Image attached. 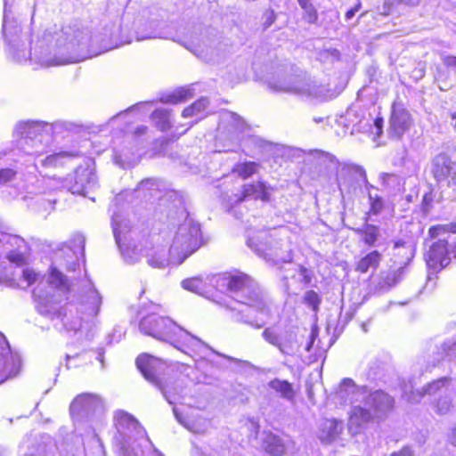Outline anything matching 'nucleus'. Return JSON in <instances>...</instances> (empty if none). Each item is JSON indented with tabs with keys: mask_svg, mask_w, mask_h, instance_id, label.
Segmentation results:
<instances>
[{
	"mask_svg": "<svg viewBox=\"0 0 456 456\" xmlns=\"http://www.w3.org/2000/svg\"><path fill=\"white\" fill-rule=\"evenodd\" d=\"M85 243L83 234H75L68 244L56 252L54 265H52L47 280L40 281L33 290L37 312L52 321L59 330L76 332L82 327L84 319L94 318L100 311L102 297L94 288H90L83 296L79 308L73 305H59L69 285L58 266H65L68 271L76 270L80 256H84Z\"/></svg>",
	"mask_w": 456,
	"mask_h": 456,
	"instance_id": "1",
	"label": "nucleus"
},
{
	"mask_svg": "<svg viewBox=\"0 0 456 456\" xmlns=\"http://www.w3.org/2000/svg\"><path fill=\"white\" fill-rule=\"evenodd\" d=\"M227 288L237 301V306L231 307L232 319L255 329L262 328L265 322H259L255 314L269 317L271 310L267 297L257 282L249 276L240 273L228 278Z\"/></svg>",
	"mask_w": 456,
	"mask_h": 456,
	"instance_id": "2",
	"label": "nucleus"
},
{
	"mask_svg": "<svg viewBox=\"0 0 456 456\" xmlns=\"http://www.w3.org/2000/svg\"><path fill=\"white\" fill-rule=\"evenodd\" d=\"M139 329L145 335L167 342L182 352H185L183 346H206L200 338L178 326L171 319L156 314L143 317L140 322Z\"/></svg>",
	"mask_w": 456,
	"mask_h": 456,
	"instance_id": "3",
	"label": "nucleus"
},
{
	"mask_svg": "<svg viewBox=\"0 0 456 456\" xmlns=\"http://www.w3.org/2000/svg\"><path fill=\"white\" fill-rule=\"evenodd\" d=\"M270 90L325 101L334 96L325 83L308 76L272 78L267 82Z\"/></svg>",
	"mask_w": 456,
	"mask_h": 456,
	"instance_id": "4",
	"label": "nucleus"
},
{
	"mask_svg": "<svg viewBox=\"0 0 456 456\" xmlns=\"http://www.w3.org/2000/svg\"><path fill=\"white\" fill-rule=\"evenodd\" d=\"M247 245L259 256L274 265L292 260L291 250L285 241L276 240L262 227L247 228Z\"/></svg>",
	"mask_w": 456,
	"mask_h": 456,
	"instance_id": "5",
	"label": "nucleus"
},
{
	"mask_svg": "<svg viewBox=\"0 0 456 456\" xmlns=\"http://www.w3.org/2000/svg\"><path fill=\"white\" fill-rule=\"evenodd\" d=\"M202 244L200 224L191 218H186L175 234L170 252L173 263L181 265L189 256L194 253Z\"/></svg>",
	"mask_w": 456,
	"mask_h": 456,
	"instance_id": "6",
	"label": "nucleus"
},
{
	"mask_svg": "<svg viewBox=\"0 0 456 456\" xmlns=\"http://www.w3.org/2000/svg\"><path fill=\"white\" fill-rule=\"evenodd\" d=\"M159 361L149 354H141L136 359V366L143 377L154 384L162 393L165 399L170 403H175L176 396H180L183 393L182 382L166 381L164 384L159 379Z\"/></svg>",
	"mask_w": 456,
	"mask_h": 456,
	"instance_id": "7",
	"label": "nucleus"
},
{
	"mask_svg": "<svg viewBox=\"0 0 456 456\" xmlns=\"http://www.w3.org/2000/svg\"><path fill=\"white\" fill-rule=\"evenodd\" d=\"M61 183V187L71 193L87 196L96 187L97 179L93 168L80 166L75 170L74 175H69Z\"/></svg>",
	"mask_w": 456,
	"mask_h": 456,
	"instance_id": "8",
	"label": "nucleus"
},
{
	"mask_svg": "<svg viewBox=\"0 0 456 456\" xmlns=\"http://www.w3.org/2000/svg\"><path fill=\"white\" fill-rule=\"evenodd\" d=\"M20 369V357L13 353L5 337L0 333V384L15 377Z\"/></svg>",
	"mask_w": 456,
	"mask_h": 456,
	"instance_id": "9",
	"label": "nucleus"
},
{
	"mask_svg": "<svg viewBox=\"0 0 456 456\" xmlns=\"http://www.w3.org/2000/svg\"><path fill=\"white\" fill-rule=\"evenodd\" d=\"M262 336L266 342L277 347L282 354L293 355L299 348L297 335L291 330L278 333L273 328H266Z\"/></svg>",
	"mask_w": 456,
	"mask_h": 456,
	"instance_id": "10",
	"label": "nucleus"
},
{
	"mask_svg": "<svg viewBox=\"0 0 456 456\" xmlns=\"http://www.w3.org/2000/svg\"><path fill=\"white\" fill-rule=\"evenodd\" d=\"M430 172L436 183L456 184V163L444 153L436 155L430 163Z\"/></svg>",
	"mask_w": 456,
	"mask_h": 456,
	"instance_id": "11",
	"label": "nucleus"
},
{
	"mask_svg": "<svg viewBox=\"0 0 456 456\" xmlns=\"http://www.w3.org/2000/svg\"><path fill=\"white\" fill-rule=\"evenodd\" d=\"M25 248L26 243L20 236L0 232V256L4 254L11 262L20 265L25 260L23 255Z\"/></svg>",
	"mask_w": 456,
	"mask_h": 456,
	"instance_id": "12",
	"label": "nucleus"
},
{
	"mask_svg": "<svg viewBox=\"0 0 456 456\" xmlns=\"http://www.w3.org/2000/svg\"><path fill=\"white\" fill-rule=\"evenodd\" d=\"M70 413L80 417H87L103 410L102 398L90 393L78 395L71 403Z\"/></svg>",
	"mask_w": 456,
	"mask_h": 456,
	"instance_id": "13",
	"label": "nucleus"
},
{
	"mask_svg": "<svg viewBox=\"0 0 456 456\" xmlns=\"http://www.w3.org/2000/svg\"><path fill=\"white\" fill-rule=\"evenodd\" d=\"M362 403L370 410L376 419H383L387 413L392 410L394 400L391 396L381 390L372 393L366 391L365 398H362Z\"/></svg>",
	"mask_w": 456,
	"mask_h": 456,
	"instance_id": "14",
	"label": "nucleus"
},
{
	"mask_svg": "<svg viewBox=\"0 0 456 456\" xmlns=\"http://www.w3.org/2000/svg\"><path fill=\"white\" fill-rule=\"evenodd\" d=\"M366 387H357L353 379H344L336 393V400L340 404L356 405V403H362V398H365Z\"/></svg>",
	"mask_w": 456,
	"mask_h": 456,
	"instance_id": "15",
	"label": "nucleus"
},
{
	"mask_svg": "<svg viewBox=\"0 0 456 456\" xmlns=\"http://www.w3.org/2000/svg\"><path fill=\"white\" fill-rule=\"evenodd\" d=\"M449 254L448 238H441L430 247L426 256L427 264L434 269H443L450 264Z\"/></svg>",
	"mask_w": 456,
	"mask_h": 456,
	"instance_id": "16",
	"label": "nucleus"
},
{
	"mask_svg": "<svg viewBox=\"0 0 456 456\" xmlns=\"http://www.w3.org/2000/svg\"><path fill=\"white\" fill-rule=\"evenodd\" d=\"M376 419L370 410L361 404L353 405L349 411L348 430L355 436L361 433L367 425Z\"/></svg>",
	"mask_w": 456,
	"mask_h": 456,
	"instance_id": "17",
	"label": "nucleus"
},
{
	"mask_svg": "<svg viewBox=\"0 0 456 456\" xmlns=\"http://www.w3.org/2000/svg\"><path fill=\"white\" fill-rule=\"evenodd\" d=\"M451 383V379L447 377L440 378L436 380L429 382L427 386L423 387L421 389H416L414 391H411V393L404 394L405 399L411 403H418L421 401V399L426 396H436L437 395L444 387H447Z\"/></svg>",
	"mask_w": 456,
	"mask_h": 456,
	"instance_id": "18",
	"label": "nucleus"
},
{
	"mask_svg": "<svg viewBox=\"0 0 456 456\" xmlns=\"http://www.w3.org/2000/svg\"><path fill=\"white\" fill-rule=\"evenodd\" d=\"M15 132L25 142H28V140L33 141L43 133L49 134L52 132V125L40 121L24 122L17 125Z\"/></svg>",
	"mask_w": 456,
	"mask_h": 456,
	"instance_id": "19",
	"label": "nucleus"
},
{
	"mask_svg": "<svg viewBox=\"0 0 456 456\" xmlns=\"http://www.w3.org/2000/svg\"><path fill=\"white\" fill-rule=\"evenodd\" d=\"M292 444L290 439L284 440L272 432L263 434L262 447L273 456H282Z\"/></svg>",
	"mask_w": 456,
	"mask_h": 456,
	"instance_id": "20",
	"label": "nucleus"
},
{
	"mask_svg": "<svg viewBox=\"0 0 456 456\" xmlns=\"http://www.w3.org/2000/svg\"><path fill=\"white\" fill-rule=\"evenodd\" d=\"M114 421L118 431L123 435L133 431L140 433L142 429L138 420L124 411H118L115 413Z\"/></svg>",
	"mask_w": 456,
	"mask_h": 456,
	"instance_id": "21",
	"label": "nucleus"
},
{
	"mask_svg": "<svg viewBox=\"0 0 456 456\" xmlns=\"http://www.w3.org/2000/svg\"><path fill=\"white\" fill-rule=\"evenodd\" d=\"M411 125L410 113L404 109H394L390 118V127L393 133L400 137Z\"/></svg>",
	"mask_w": 456,
	"mask_h": 456,
	"instance_id": "22",
	"label": "nucleus"
},
{
	"mask_svg": "<svg viewBox=\"0 0 456 456\" xmlns=\"http://www.w3.org/2000/svg\"><path fill=\"white\" fill-rule=\"evenodd\" d=\"M405 275V267H400L395 271L381 273L379 281L376 284L377 290L380 292L388 291L396 286Z\"/></svg>",
	"mask_w": 456,
	"mask_h": 456,
	"instance_id": "23",
	"label": "nucleus"
},
{
	"mask_svg": "<svg viewBox=\"0 0 456 456\" xmlns=\"http://www.w3.org/2000/svg\"><path fill=\"white\" fill-rule=\"evenodd\" d=\"M343 424L336 419H325L321 423L319 438L322 443L333 442L342 432Z\"/></svg>",
	"mask_w": 456,
	"mask_h": 456,
	"instance_id": "24",
	"label": "nucleus"
},
{
	"mask_svg": "<svg viewBox=\"0 0 456 456\" xmlns=\"http://www.w3.org/2000/svg\"><path fill=\"white\" fill-rule=\"evenodd\" d=\"M235 202H240L247 198L260 199L264 201L269 200L266 184L264 182H257L256 183L245 184L243 186L242 194L240 196L235 195Z\"/></svg>",
	"mask_w": 456,
	"mask_h": 456,
	"instance_id": "25",
	"label": "nucleus"
},
{
	"mask_svg": "<svg viewBox=\"0 0 456 456\" xmlns=\"http://www.w3.org/2000/svg\"><path fill=\"white\" fill-rule=\"evenodd\" d=\"M269 388L278 394L282 399L295 403L297 392L288 380L273 379L268 383Z\"/></svg>",
	"mask_w": 456,
	"mask_h": 456,
	"instance_id": "26",
	"label": "nucleus"
},
{
	"mask_svg": "<svg viewBox=\"0 0 456 456\" xmlns=\"http://www.w3.org/2000/svg\"><path fill=\"white\" fill-rule=\"evenodd\" d=\"M356 232L360 234L363 242L370 247L375 246L380 237V228L370 224H364Z\"/></svg>",
	"mask_w": 456,
	"mask_h": 456,
	"instance_id": "27",
	"label": "nucleus"
},
{
	"mask_svg": "<svg viewBox=\"0 0 456 456\" xmlns=\"http://www.w3.org/2000/svg\"><path fill=\"white\" fill-rule=\"evenodd\" d=\"M382 184L387 188L392 193L396 194L404 191V182L395 174L382 173L379 175Z\"/></svg>",
	"mask_w": 456,
	"mask_h": 456,
	"instance_id": "28",
	"label": "nucleus"
},
{
	"mask_svg": "<svg viewBox=\"0 0 456 456\" xmlns=\"http://www.w3.org/2000/svg\"><path fill=\"white\" fill-rule=\"evenodd\" d=\"M380 260L381 254L377 250L371 251L358 262L356 270L362 273H367L370 269L375 270L378 268Z\"/></svg>",
	"mask_w": 456,
	"mask_h": 456,
	"instance_id": "29",
	"label": "nucleus"
},
{
	"mask_svg": "<svg viewBox=\"0 0 456 456\" xmlns=\"http://www.w3.org/2000/svg\"><path fill=\"white\" fill-rule=\"evenodd\" d=\"M75 156H77V154L67 151H61L47 156L46 158L41 160V164L42 166L47 167H56L65 165L69 160H70Z\"/></svg>",
	"mask_w": 456,
	"mask_h": 456,
	"instance_id": "30",
	"label": "nucleus"
},
{
	"mask_svg": "<svg viewBox=\"0 0 456 456\" xmlns=\"http://www.w3.org/2000/svg\"><path fill=\"white\" fill-rule=\"evenodd\" d=\"M209 104V101L206 97H201L191 106L185 108L183 112V118L199 117L198 119H201L204 115L203 112L206 110Z\"/></svg>",
	"mask_w": 456,
	"mask_h": 456,
	"instance_id": "31",
	"label": "nucleus"
},
{
	"mask_svg": "<svg viewBox=\"0 0 456 456\" xmlns=\"http://www.w3.org/2000/svg\"><path fill=\"white\" fill-rule=\"evenodd\" d=\"M193 96V94L191 92V88H185L182 87L177 90H175L171 94L167 95L166 97H163L161 99V102L165 103H173L177 104L180 102H183Z\"/></svg>",
	"mask_w": 456,
	"mask_h": 456,
	"instance_id": "32",
	"label": "nucleus"
},
{
	"mask_svg": "<svg viewBox=\"0 0 456 456\" xmlns=\"http://www.w3.org/2000/svg\"><path fill=\"white\" fill-rule=\"evenodd\" d=\"M147 263L153 268H165L169 265H177L172 261L171 252L169 251V256L167 257L163 250L155 252L154 255L148 257Z\"/></svg>",
	"mask_w": 456,
	"mask_h": 456,
	"instance_id": "33",
	"label": "nucleus"
},
{
	"mask_svg": "<svg viewBox=\"0 0 456 456\" xmlns=\"http://www.w3.org/2000/svg\"><path fill=\"white\" fill-rule=\"evenodd\" d=\"M152 119L161 131H166L171 126V115L166 109L156 110L152 113Z\"/></svg>",
	"mask_w": 456,
	"mask_h": 456,
	"instance_id": "34",
	"label": "nucleus"
},
{
	"mask_svg": "<svg viewBox=\"0 0 456 456\" xmlns=\"http://www.w3.org/2000/svg\"><path fill=\"white\" fill-rule=\"evenodd\" d=\"M434 411L439 415L450 412L452 408V399L450 395H443L432 402Z\"/></svg>",
	"mask_w": 456,
	"mask_h": 456,
	"instance_id": "35",
	"label": "nucleus"
},
{
	"mask_svg": "<svg viewBox=\"0 0 456 456\" xmlns=\"http://www.w3.org/2000/svg\"><path fill=\"white\" fill-rule=\"evenodd\" d=\"M300 7L304 10V20L309 24H315L318 20V13L310 0H297Z\"/></svg>",
	"mask_w": 456,
	"mask_h": 456,
	"instance_id": "36",
	"label": "nucleus"
},
{
	"mask_svg": "<svg viewBox=\"0 0 456 456\" xmlns=\"http://www.w3.org/2000/svg\"><path fill=\"white\" fill-rule=\"evenodd\" d=\"M258 164L256 162H244L236 165L233 167V172L237 173L242 179H247L256 173Z\"/></svg>",
	"mask_w": 456,
	"mask_h": 456,
	"instance_id": "37",
	"label": "nucleus"
},
{
	"mask_svg": "<svg viewBox=\"0 0 456 456\" xmlns=\"http://www.w3.org/2000/svg\"><path fill=\"white\" fill-rule=\"evenodd\" d=\"M428 232L432 238L447 234L449 232L456 233V223H450L432 226L429 228Z\"/></svg>",
	"mask_w": 456,
	"mask_h": 456,
	"instance_id": "38",
	"label": "nucleus"
},
{
	"mask_svg": "<svg viewBox=\"0 0 456 456\" xmlns=\"http://www.w3.org/2000/svg\"><path fill=\"white\" fill-rule=\"evenodd\" d=\"M182 287L189 291L201 294L202 290L204 289V283L202 280L199 278H191L186 279L182 281Z\"/></svg>",
	"mask_w": 456,
	"mask_h": 456,
	"instance_id": "39",
	"label": "nucleus"
},
{
	"mask_svg": "<svg viewBox=\"0 0 456 456\" xmlns=\"http://www.w3.org/2000/svg\"><path fill=\"white\" fill-rule=\"evenodd\" d=\"M321 302V297L314 290H307L304 295V303L315 313L319 311Z\"/></svg>",
	"mask_w": 456,
	"mask_h": 456,
	"instance_id": "40",
	"label": "nucleus"
},
{
	"mask_svg": "<svg viewBox=\"0 0 456 456\" xmlns=\"http://www.w3.org/2000/svg\"><path fill=\"white\" fill-rule=\"evenodd\" d=\"M312 152L316 154L317 158L321 160L322 164L327 165V167H337L338 161L335 156L328 152L320 151L317 150H314Z\"/></svg>",
	"mask_w": 456,
	"mask_h": 456,
	"instance_id": "41",
	"label": "nucleus"
},
{
	"mask_svg": "<svg viewBox=\"0 0 456 456\" xmlns=\"http://www.w3.org/2000/svg\"><path fill=\"white\" fill-rule=\"evenodd\" d=\"M112 229H113V234L115 237V240L118 245H120L121 233L123 232V227L121 225V222L119 221V216L118 215H114L112 216Z\"/></svg>",
	"mask_w": 456,
	"mask_h": 456,
	"instance_id": "42",
	"label": "nucleus"
},
{
	"mask_svg": "<svg viewBox=\"0 0 456 456\" xmlns=\"http://www.w3.org/2000/svg\"><path fill=\"white\" fill-rule=\"evenodd\" d=\"M346 167L349 172H353L355 175H359L362 178V182L365 183V186L367 188H373V186L369 183L366 176V172L362 167L356 165H347Z\"/></svg>",
	"mask_w": 456,
	"mask_h": 456,
	"instance_id": "43",
	"label": "nucleus"
},
{
	"mask_svg": "<svg viewBox=\"0 0 456 456\" xmlns=\"http://www.w3.org/2000/svg\"><path fill=\"white\" fill-rule=\"evenodd\" d=\"M369 200L370 204V211L375 215L379 214L383 208L382 199L379 196L373 197L370 193H369Z\"/></svg>",
	"mask_w": 456,
	"mask_h": 456,
	"instance_id": "44",
	"label": "nucleus"
},
{
	"mask_svg": "<svg viewBox=\"0 0 456 456\" xmlns=\"http://www.w3.org/2000/svg\"><path fill=\"white\" fill-rule=\"evenodd\" d=\"M123 256L127 264L133 265L140 261V255L134 248H126Z\"/></svg>",
	"mask_w": 456,
	"mask_h": 456,
	"instance_id": "45",
	"label": "nucleus"
},
{
	"mask_svg": "<svg viewBox=\"0 0 456 456\" xmlns=\"http://www.w3.org/2000/svg\"><path fill=\"white\" fill-rule=\"evenodd\" d=\"M158 187V183H157V181L155 179H145V180H142L139 185H138V190L139 191H152V190H155L157 189Z\"/></svg>",
	"mask_w": 456,
	"mask_h": 456,
	"instance_id": "46",
	"label": "nucleus"
},
{
	"mask_svg": "<svg viewBox=\"0 0 456 456\" xmlns=\"http://www.w3.org/2000/svg\"><path fill=\"white\" fill-rule=\"evenodd\" d=\"M441 59L444 66L456 73V56L442 54Z\"/></svg>",
	"mask_w": 456,
	"mask_h": 456,
	"instance_id": "47",
	"label": "nucleus"
},
{
	"mask_svg": "<svg viewBox=\"0 0 456 456\" xmlns=\"http://www.w3.org/2000/svg\"><path fill=\"white\" fill-rule=\"evenodd\" d=\"M22 276L28 284H31L36 281L37 274L32 270L25 269L22 271Z\"/></svg>",
	"mask_w": 456,
	"mask_h": 456,
	"instance_id": "48",
	"label": "nucleus"
},
{
	"mask_svg": "<svg viewBox=\"0 0 456 456\" xmlns=\"http://www.w3.org/2000/svg\"><path fill=\"white\" fill-rule=\"evenodd\" d=\"M414 451L410 446L403 447L399 452H394L390 456H414Z\"/></svg>",
	"mask_w": 456,
	"mask_h": 456,
	"instance_id": "49",
	"label": "nucleus"
},
{
	"mask_svg": "<svg viewBox=\"0 0 456 456\" xmlns=\"http://www.w3.org/2000/svg\"><path fill=\"white\" fill-rule=\"evenodd\" d=\"M173 411H174V414L175 416V419L181 423L183 424V426H185L189 430L192 431V432H195V433H200V429H197L195 428L194 427L192 426H190L189 424L183 422V418L181 416V414L178 412L177 409L176 408H174L173 409Z\"/></svg>",
	"mask_w": 456,
	"mask_h": 456,
	"instance_id": "50",
	"label": "nucleus"
},
{
	"mask_svg": "<svg viewBox=\"0 0 456 456\" xmlns=\"http://www.w3.org/2000/svg\"><path fill=\"white\" fill-rule=\"evenodd\" d=\"M220 355L222 357L225 358V359H228L232 362L239 364L240 366L249 367L251 365L250 362H248V361L240 360V359H237V358H234V357H231V356H227V355H224V354H220Z\"/></svg>",
	"mask_w": 456,
	"mask_h": 456,
	"instance_id": "51",
	"label": "nucleus"
},
{
	"mask_svg": "<svg viewBox=\"0 0 456 456\" xmlns=\"http://www.w3.org/2000/svg\"><path fill=\"white\" fill-rule=\"evenodd\" d=\"M299 273L302 276V281L305 283H309L311 281V277L308 273V270L305 267L300 266Z\"/></svg>",
	"mask_w": 456,
	"mask_h": 456,
	"instance_id": "52",
	"label": "nucleus"
},
{
	"mask_svg": "<svg viewBox=\"0 0 456 456\" xmlns=\"http://www.w3.org/2000/svg\"><path fill=\"white\" fill-rule=\"evenodd\" d=\"M448 440L452 445L456 446V425L451 429L450 433L448 434Z\"/></svg>",
	"mask_w": 456,
	"mask_h": 456,
	"instance_id": "53",
	"label": "nucleus"
},
{
	"mask_svg": "<svg viewBox=\"0 0 456 456\" xmlns=\"http://www.w3.org/2000/svg\"><path fill=\"white\" fill-rule=\"evenodd\" d=\"M316 337H317V333L314 330H312V332L310 334V341L307 343V345L305 346V351L310 352Z\"/></svg>",
	"mask_w": 456,
	"mask_h": 456,
	"instance_id": "54",
	"label": "nucleus"
},
{
	"mask_svg": "<svg viewBox=\"0 0 456 456\" xmlns=\"http://www.w3.org/2000/svg\"><path fill=\"white\" fill-rule=\"evenodd\" d=\"M358 9H359V5L356 6L355 8H352V9L348 10L345 15L346 20H351L354 16L355 12L358 11Z\"/></svg>",
	"mask_w": 456,
	"mask_h": 456,
	"instance_id": "55",
	"label": "nucleus"
},
{
	"mask_svg": "<svg viewBox=\"0 0 456 456\" xmlns=\"http://www.w3.org/2000/svg\"><path fill=\"white\" fill-rule=\"evenodd\" d=\"M231 117L232 118L234 122L237 123V126L240 127V129H242V127L244 126V122L240 119V118L238 115H236L235 113H232Z\"/></svg>",
	"mask_w": 456,
	"mask_h": 456,
	"instance_id": "56",
	"label": "nucleus"
},
{
	"mask_svg": "<svg viewBox=\"0 0 456 456\" xmlns=\"http://www.w3.org/2000/svg\"><path fill=\"white\" fill-rule=\"evenodd\" d=\"M250 426L255 429V432H256V435L257 434L258 432V428H259V426L256 422L255 421H250Z\"/></svg>",
	"mask_w": 456,
	"mask_h": 456,
	"instance_id": "57",
	"label": "nucleus"
},
{
	"mask_svg": "<svg viewBox=\"0 0 456 456\" xmlns=\"http://www.w3.org/2000/svg\"><path fill=\"white\" fill-rule=\"evenodd\" d=\"M77 61H79V60L75 59V60H69L64 62H58V64L73 63V62H77Z\"/></svg>",
	"mask_w": 456,
	"mask_h": 456,
	"instance_id": "58",
	"label": "nucleus"
},
{
	"mask_svg": "<svg viewBox=\"0 0 456 456\" xmlns=\"http://www.w3.org/2000/svg\"><path fill=\"white\" fill-rule=\"evenodd\" d=\"M451 118L452 120H454V127L456 129V111L451 114Z\"/></svg>",
	"mask_w": 456,
	"mask_h": 456,
	"instance_id": "59",
	"label": "nucleus"
},
{
	"mask_svg": "<svg viewBox=\"0 0 456 456\" xmlns=\"http://www.w3.org/2000/svg\"><path fill=\"white\" fill-rule=\"evenodd\" d=\"M403 241L402 240H398L395 243V248H399V247H403Z\"/></svg>",
	"mask_w": 456,
	"mask_h": 456,
	"instance_id": "60",
	"label": "nucleus"
},
{
	"mask_svg": "<svg viewBox=\"0 0 456 456\" xmlns=\"http://www.w3.org/2000/svg\"><path fill=\"white\" fill-rule=\"evenodd\" d=\"M426 362V356H422V358H421V359H419V364H422V362Z\"/></svg>",
	"mask_w": 456,
	"mask_h": 456,
	"instance_id": "61",
	"label": "nucleus"
},
{
	"mask_svg": "<svg viewBox=\"0 0 456 456\" xmlns=\"http://www.w3.org/2000/svg\"><path fill=\"white\" fill-rule=\"evenodd\" d=\"M66 358H67V364H66V365H67V368H69H69H70V366L69 365V359H70L71 357H70L69 355H67V356H66Z\"/></svg>",
	"mask_w": 456,
	"mask_h": 456,
	"instance_id": "62",
	"label": "nucleus"
},
{
	"mask_svg": "<svg viewBox=\"0 0 456 456\" xmlns=\"http://www.w3.org/2000/svg\"><path fill=\"white\" fill-rule=\"evenodd\" d=\"M380 123H381V121H379V120H378V119L375 121V124H376V126H377L378 127H379V126H380Z\"/></svg>",
	"mask_w": 456,
	"mask_h": 456,
	"instance_id": "63",
	"label": "nucleus"
},
{
	"mask_svg": "<svg viewBox=\"0 0 456 456\" xmlns=\"http://www.w3.org/2000/svg\"><path fill=\"white\" fill-rule=\"evenodd\" d=\"M362 329L364 331H367V327L365 326V324L362 325Z\"/></svg>",
	"mask_w": 456,
	"mask_h": 456,
	"instance_id": "64",
	"label": "nucleus"
}]
</instances>
